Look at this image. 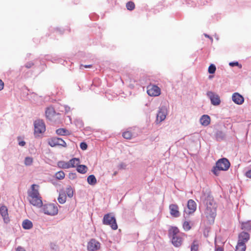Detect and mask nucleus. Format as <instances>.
<instances>
[{
    "label": "nucleus",
    "mask_w": 251,
    "mask_h": 251,
    "mask_svg": "<svg viewBox=\"0 0 251 251\" xmlns=\"http://www.w3.org/2000/svg\"><path fill=\"white\" fill-rule=\"evenodd\" d=\"M135 7V4L132 1H128L126 4V7L127 10L131 11L134 9Z\"/></svg>",
    "instance_id": "obj_31"
},
{
    "label": "nucleus",
    "mask_w": 251,
    "mask_h": 251,
    "mask_svg": "<svg viewBox=\"0 0 251 251\" xmlns=\"http://www.w3.org/2000/svg\"><path fill=\"white\" fill-rule=\"evenodd\" d=\"M48 143L52 147L56 146L66 147V142L60 138H52L49 140Z\"/></svg>",
    "instance_id": "obj_9"
},
{
    "label": "nucleus",
    "mask_w": 251,
    "mask_h": 251,
    "mask_svg": "<svg viewBox=\"0 0 251 251\" xmlns=\"http://www.w3.org/2000/svg\"><path fill=\"white\" fill-rule=\"evenodd\" d=\"M200 209H204V214L210 222H213L216 216V208L213 205H201Z\"/></svg>",
    "instance_id": "obj_4"
},
{
    "label": "nucleus",
    "mask_w": 251,
    "mask_h": 251,
    "mask_svg": "<svg viewBox=\"0 0 251 251\" xmlns=\"http://www.w3.org/2000/svg\"><path fill=\"white\" fill-rule=\"evenodd\" d=\"M207 96L209 98L211 103L214 105H218L221 103L220 98L218 95L212 91L207 92Z\"/></svg>",
    "instance_id": "obj_11"
},
{
    "label": "nucleus",
    "mask_w": 251,
    "mask_h": 251,
    "mask_svg": "<svg viewBox=\"0 0 251 251\" xmlns=\"http://www.w3.org/2000/svg\"><path fill=\"white\" fill-rule=\"evenodd\" d=\"M16 251H26L24 248L21 246H18L16 249Z\"/></svg>",
    "instance_id": "obj_39"
},
{
    "label": "nucleus",
    "mask_w": 251,
    "mask_h": 251,
    "mask_svg": "<svg viewBox=\"0 0 251 251\" xmlns=\"http://www.w3.org/2000/svg\"><path fill=\"white\" fill-rule=\"evenodd\" d=\"M56 133L57 134L62 136L71 134L70 132L68 130H67L65 128H63L57 129L56 130Z\"/></svg>",
    "instance_id": "obj_22"
},
{
    "label": "nucleus",
    "mask_w": 251,
    "mask_h": 251,
    "mask_svg": "<svg viewBox=\"0 0 251 251\" xmlns=\"http://www.w3.org/2000/svg\"><path fill=\"white\" fill-rule=\"evenodd\" d=\"M103 224L106 225H109L111 227L116 230L118 228L116 219L112 214H107L105 215L103 219Z\"/></svg>",
    "instance_id": "obj_6"
},
{
    "label": "nucleus",
    "mask_w": 251,
    "mask_h": 251,
    "mask_svg": "<svg viewBox=\"0 0 251 251\" xmlns=\"http://www.w3.org/2000/svg\"><path fill=\"white\" fill-rule=\"evenodd\" d=\"M183 228L185 231H188L191 229V227L189 223L187 221H185L183 224Z\"/></svg>",
    "instance_id": "obj_34"
},
{
    "label": "nucleus",
    "mask_w": 251,
    "mask_h": 251,
    "mask_svg": "<svg viewBox=\"0 0 251 251\" xmlns=\"http://www.w3.org/2000/svg\"><path fill=\"white\" fill-rule=\"evenodd\" d=\"M215 251H224L221 248H218L215 250Z\"/></svg>",
    "instance_id": "obj_46"
},
{
    "label": "nucleus",
    "mask_w": 251,
    "mask_h": 251,
    "mask_svg": "<svg viewBox=\"0 0 251 251\" xmlns=\"http://www.w3.org/2000/svg\"><path fill=\"white\" fill-rule=\"evenodd\" d=\"M39 206L44 213L49 215L53 216L56 215L58 212L57 205H35Z\"/></svg>",
    "instance_id": "obj_5"
},
{
    "label": "nucleus",
    "mask_w": 251,
    "mask_h": 251,
    "mask_svg": "<svg viewBox=\"0 0 251 251\" xmlns=\"http://www.w3.org/2000/svg\"><path fill=\"white\" fill-rule=\"evenodd\" d=\"M66 193L69 197L71 198L73 197V194H74V192H73V189L71 188V186H69V187H68L67 188Z\"/></svg>",
    "instance_id": "obj_36"
},
{
    "label": "nucleus",
    "mask_w": 251,
    "mask_h": 251,
    "mask_svg": "<svg viewBox=\"0 0 251 251\" xmlns=\"http://www.w3.org/2000/svg\"><path fill=\"white\" fill-rule=\"evenodd\" d=\"M250 235L249 233L245 231L240 232L238 235V242L245 244L250 240Z\"/></svg>",
    "instance_id": "obj_12"
},
{
    "label": "nucleus",
    "mask_w": 251,
    "mask_h": 251,
    "mask_svg": "<svg viewBox=\"0 0 251 251\" xmlns=\"http://www.w3.org/2000/svg\"><path fill=\"white\" fill-rule=\"evenodd\" d=\"M33 162V158L30 157H26L25 160V164L26 166L31 165Z\"/></svg>",
    "instance_id": "obj_33"
},
{
    "label": "nucleus",
    "mask_w": 251,
    "mask_h": 251,
    "mask_svg": "<svg viewBox=\"0 0 251 251\" xmlns=\"http://www.w3.org/2000/svg\"><path fill=\"white\" fill-rule=\"evenodd\" d=\"M100 248V243L95 239H92L88 243L87 250L89 251H97Z\"/></svg>",
    "instance_id": "obj_10"
},
{
    "label": "nucleus",
    "mask_w": 251,
    "mask_h": 251,
    "mask_svg": "<svg viewBox=\"0 0 251 251\" xmlns=\"http://www.w3.org/2000/svg\"><path fill=\"white\" fill-rule=\"evenodd\" d=\"M3 87L4 83L1 79H0V91L3 89Z\"/></svg>",
    "instance_id": "obj_42"
},
{
    "label": "nucleus",
    "mask_w": 251,
    "mask_h": 251,
    "mask_svg": "<svg viewBox=\"0 0 251 251\" xmlns=\"http://www.w3.org/2000/svg\"><path fill=\"white\" fill-rule=\"evenodd\" d=\"M66 196L65 193H62L59 194V197L58 198V200L60 203L63 204L65 203L66 201Z\"/></svg>",
    "instance_id": "obj_29"
},
{
    "label": "nucleus",
    "mask_w": 251,
    "mask_h": 251,
    "mask_svg": "<svg viewBox=\"0 0 251 251\" xmlns=\"http://www.w3.org/2000/svg\"><path fill=\"white\" fill-rule=\"evenodd\" d=\"M200 122L202 126H208L210 122V117L207 115H203L200 119Z\"/></svg>",
    "instance_id": "obj_18"
},
{
    "label": "nucleus",
    "mask_w": 251,
    "mask_h": 251,
    "mask_svg": "<svg viewBox=\"0 0 251 251\" xmlns=\"http://www.w3.org/2000/svg\"><path fill=\"white\" fill-rule=\"evenodd\" d=\"M87 182L90 185H95L97 183V179L93 175H91L88 176Z\"/></svg>",
    "instance_id": "obj_27"
},
{
    "label": "nucleus",
    "mask_w": 251,
    "mask_h": 251,
    "mask_svg": "<svg viewBox=\"0 0 251 251\" xmlns=\"http://www.w3.org/2000/svg\"><path fill=\"white\" fill-rule=\"evenodd\" d=\"M196 208V205H185V207H184V212L187 215H190L193 213Z\"/></svg>",
    "instance_id": "obj_16"
},
{
    "label": "nucleus",
    "mask_w": 251,
    "mask_h": 251,
    "mask_svg": "<svg viewBox=\"0 0 251 251\" xmlns=\"http://www.w3.org/2000/svg\"><path fill=\"white\" fill-rule=\"evenodd\" d=\"M84 68H91L92 67V65H84L83 66Z\"/></svg>",
    "instance_id": "obj_45"
},
{
    "label": "nucleus",
    "mask_w": 251,
    "mask_h": 251,
    "mask_svg": "<svg viewBox=\"0 0 251 251\" xmlns=\"http://www.w3.org/2000/svg\"><path fill=\"white\" fill-rule=\"evenodd\" d=\"M123 137L127 140H130L132 138V137L133 136V135L131 131L127 130L124 132L123 133Z\"/></svg>",
    "instance_id": "obj_28"
},
{
    "label": "nucleus",
    "mask_w": 251,
    "mask_h": 251,
    "mask_svg": "<svg viewBox=\"0 0 251 251\" xmlns=\"http://www.w3.org/2000/svg\"><path fill=\"white\" fill-rule=\"evenodd\" d=\"M246 249V244L238 242L236 246V251H245Z\"/></svg>",
    "instance_id": "obj_26"
},
{
    "label": "nucleus",
    "mask_w": 251,
    "mask_h": 251,
    "mask_svg": "<svg viewBox=\"0 0 251 251\" xmlns=\"http://www.w3.org/2000/svg\"><path fill=\"white\" fill-rule=\"evenodd\" d=\"M80 161L78 158H74L68 161V168H73L77 166L79 164Z\"/></svg>",
    "instance_id": "obj_20"
},
{
    "label": "nucleus",
    "mask_w": 251,
    "mask_h": 251,
    "mask_svg": "<svg viewBox=\"0 0 251 251\" xmlns=\"http://www.w3.org/2000/svg\"><path fill=\"white\" fill-rule=\"evenodd\" d=\"M87 145L85 142H81L80 144V148L82 150H86L87 148Z\"/></svg>",
    "instance_id": "obj_37"
},
{
    "label": "nucleus",
    "mask_w": 251,
    "mask_h": 251,
    "mask_svg": "<svg viewBox=\"0 0 251 251\" xmlns=\"http://www.w3.org/2000/svg\"><path fill=\"white\" fill-rule=\"evenodd\" d=\"M58 165L60 168L63 169H68V162H65L63 161H59L58 163Z\"/></svg>",
    "instance_id": "obj_32"
},
{
    "label": "nucleus",
    "mask_w": 251,
    "mask_h": 251,
    "mask_svg": "<svg viewBox=\"0 0 251 251\" xmlns=\"http://www.w3.org/2000/svg\"><path fill=\"white\" fill-rule=\"evenodd\" d=\"M46 130V126L42 120H38L34 122V133L36 135L44 132Z\"/></svg>",
    "instance_id": "obj_7"
},
{
    "label": "nucleus",
    "mask_w": 251,
    "mask_h": 251,
    "mask_svg": "<svg viewBox=\"0 0 251 251\" xmlns=\"http://www.w3.org/2000/svg\"><path fill=\"white\" fill-rule=\"evenodd\" d=\"M216 70L215 66L213 64H211L208 67V73L209 74H214Z\"/></svg>",
    "instance_id": "obj_35"
},
{
    "label": "nucleus",
    "mask_w": 251,
    "mask_h": 251,
    "mask_svg": "<svg viewBox=\"0 0 251 251\" xmlns=\"http://www.w3.org/2000/svg\"><path fill=\"white\" fill-rule=\"evenodd\" d=\"M199 244L198 240H194L191 246V251H198Z\"/></svg>",
    "instance_id": "obj_25"
},
{
    "label": "nucleus",
    "mask_w": 251,
    "mask_h": 251,
    "mask_svg": "<svg viewBox=\"0 0 251 251\" xmlns=\"http://www.w3.org/2000/svg\"><path fill=\"white\" fill-rule=\"evenodd\" d=\"M168 234L174 246L178 247L181 245L183 241L182 233L179 232L177 227L172 226L168 230Z\"/></svg>",
    "instance_id": "obj_1"
},
{
    "label": "nucleus",
    "mask_w": 251,
    "mask_h": 251,
    "mask_svg": "<svg viewBox=\"0 0 251 251\" xmlns=\"http://www.w3.org/2000/svg\"><path fill=\"white\" fill-rule=\"evenodd\" d=\"M46 115L49 120H52L55 115V112L52 108H48L46 111Z\"/></svg>",
    "instance_id": "obj_19"
},
{
    "label": "nucleus",
    "mask_w": 251,
    "mask_h": 251,
    "mask_svg": "<svg viewBox=\"0 0 251 251\" xmlns=\"http://www.w3.org/2000/svg\"><path fill=\"white\" fill-rule=\"evenodd\" d=\"M205 36L206 37H208V38H210L211 40H212V38L210 37L209 35H207V34H205Z\"/></svg>",
    "instance_id": "obj_47"
},
{
    "label": "nucleus",
    "mask_w": 251,
    "mask_h": 251,
    "mask_svg": "<svg viewBox=\"0 0 251 251\" xmlns=\"http://www.w3.org/2000/svg\"><path fill=\"white\" fill-rule=\"evenodd\" d=\"M147 93L150 96H158L161 94V90L156 85H150L147 87Z\"/></svg>",
    "instance_id": "obj_8"
},
{
    "label": "nucleus",
    "mask_w": 251,
    "mask_h": 251,
    "mask_svg": "<svg viewBox=\"0 0 251 251\" xmlns=\"http://www.w3.org/2000/svg\"><path fill=\"white\" fill-rule=\"evenodd\" d=\"M169 209L171 215L174 217H178L180 215L177 205H170Z\"/></svg>",
    "instance_id": "obj_15"
},
{
    "label": "nucleus",
    "mask_w": 251,
    "mask_h": 251,
    "mask_svg": "<svg viewBox=\"0 0 251 251\" xmlns=\"http://www.w3.org/2000/svg\"><path fill=\"white\" fill-rule=\"evenodd\" d=\"M167 115V110L163 107L160 108L157 114L156 120L159 122L164 121Z\"/></svg>",
    "instance_id": "obj_13"
},
{
    "label": "nucleus",
    "mask_w": 251,
    "mask_h": 251,
    "mask_svg": "<svg viewBox=\"0 0 251 251\" xmlns=\"http://www.w3.org/2000/svg\"><path fill=\"white\" fill-rule=\"evenodd\" d=\"M33 65L34 63L32 62H29L26 63L25 67L27 69H29L31 68Z\"/></svg>",
    "instance_id": "obj_38"
},
{
    "label": "nucleus",
    "mask_w": 251,
    "mask_h": 251,
    "mask_svg": "<svg viewBox=\"0 0 251 251\" xmlns=\"http://www.w3.org/2000/svg\"><path fill=\"white\" fill-rule=\"evenodd\" d=\"M22 226L25 229H30L33 227V224L30 220L26 219L23 222Z\"/></svg>",
    "instance_id": "obj_21"
},
{
    "label": "nucleus",
    "mask_w": 251,
    "mask_h": 251,
    "mask_svg": "<svg viewBox=\"0 0 251 251\" xmlns=\"http://www.w3.org/2000/svg\"><path fill=\"white\" fill-rule=\"evenodd\" d=\"M241 229L247 231L251 230V224L250 222H242L241 224Z\"/></svg>",
    "instance_id": "obj_23"
},
{
    "label": "nucleus",
    "mask_w": 251,
    "mask_h": 251,
    "mask_svg": "<svg viewBox=\"0 0 251 251\" xmlns=\"http://www.w3.org/2000/svg\"><path fill=\"white\" fill-rule=\"evenodd\" d=\"M229 65L230 66L233 67V66H238L239 65L238 62H230L229 63Z\"/></svg>",
    "instance_id": "obj_40"
},
{
    "label": "nucleus",
    "mask_w": 251,
    "mask_h": 251,
    "mask_svg": "<svg viewBox=\"0 0 251 251\" xmlns=\"http://www.w3.org/2000/svg\"><path fill=\"white\" fill-rule=\"evenodd\" d=\"M232 99L237 104H242L244 100V98L237 93H235L232 95Z\"/></svg>",
    "instance_id": "obj_14"
},
{
    "label": "nucleus",
    "mask_w": 251,
    "mask_h": 251,
    "mask_svg": "<svg viewBox=\"0 0 251 251\" xmlns=\"http://www.w3.org/2000/svg\"><path fill=\"white\" fill-rule=\"evenodd\" d=\"M77 171L81 174H85L87 172L88 168L86 166L84 165H79L77 166Z\"/></svg>",
    "instance_id": "obj_24"
},
{
    "label": "nucleus",
    "mask_w": 251,
    "mask_h": 251,
    "mask_svg": "<svg viewBox=\"0 0 251 251\" xmlns=\"http://www.w3.org/2000/svg\"><path fill=\"white\" fill-rule=\"evenodd\" d=\"M25 142L24 141H21V142H20L19 144V145L21 146H25Z\"/></svg>",
    "instance_id": "obj_44"
},
{
    "label": "nucleus",
    "mask_w": 251,
    "mask_h": 251,
    "mask_svg": "<svg viewBox=\"0 0 251 251\" xmlns=\"http://www.w3.org/2000/svg\"><path fill=\"white\" fill-rule=\"evenodd\" d=\"M0 212L1 216L3 218L4 222L7 223L9 221V220L8 218L7 207L5 206H2L0 209Z\"/></svg>",
    "instance_id": "obj_17"
},
{
    "label": "nucleus",
    "mask_w": 251,
    "mask_h": 251,
    "mask_svg": "<svg viewBox=\"0 0 251 251\" xmlns=\"http://www.w3.org/2000/svg\"><path fill=\"white\" fill-rule=\"evenodd\" d=\"M230 167V163L226 158L219 159L216 162V165L212 169V172L216 176H218L220 171H226Z\"/></svg>",
    "instance_id": "obj_3"
},
{
    "label": "nucleus",
    "mask_w": 251,
    "mask_h": 251,
    "mask_svg": "<svg viewBox=\"0 0 251 251\" xmlns=\"http://www.w3.org/2000/svg\"><path fill=\"white\" fill-rule=\"evenodd\" d=\"M38 185L36 184L31 185V190L28 193L30 204H43L38 190L36 189V188H38Z\"/></svg>",
    "instance_id": "obj_2"
},
{
    "label": "nucleus",
    "mask_w": 251,
    "mask_h": 251,
    "mask_svg": "<svg viewBox=\"0 0 251 251\" xmlns=\"http://www.w3.org/2000/svg\"><path fill=\"white\" fill-rule=\"evenodd\" d=\"M65 176V173L62 171L57 172L55 175V176L57 179H63Z\"/></svg>",
    "instance_id": "obj_30"
},
{
    "label": "nucleus",
    "mask_w": 251,
    "mask_h": 251,
    "mask_svg": "<svg viewBox=\"0 0 251 251\" xmlns=\"http://www.w3.org/2000/svg\"><path fill=\"white\" fill-rule=\"evenodd\" d=\"M195 203V201L192 200H189L188 201L187 204H194Z\"/></svg>",
    "instance_id": "obj_43"
},
{
    "label": "nucleus",
    "mask_w": 251,
    "mask_h": 251,
    "mask_svg": "<svg viewBox=\"0 0 251 251\" xmlns=\"http://www.w3.org/2000/svg\"><path fill=\"white\" fill-rule=\"evenodd\" d=\"M246 176L247 177L251 178V169L246 172Z\"/></svg>",
    "instance_id": "obj_41"
}]
</instances>
